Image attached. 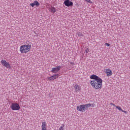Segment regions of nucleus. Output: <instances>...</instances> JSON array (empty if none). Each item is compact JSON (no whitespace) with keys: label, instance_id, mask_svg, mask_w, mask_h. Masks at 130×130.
I'll return each mask as SVG.
<instances>
[{"label":"nucleus","instance_id":"9b49d317","mask_svg":"<svg viewBox=\"0 0 130 130\" xmlns=\"http://www.w3.org/2000/svg\"><path fill=\"white\" fill-rule=\"evenodd\" d=\"M74 88L75 90V92H80L82 89V87L80 85H79L78 84H76L74 85Z\"/></svg>","mask_w":130,"mask_h":130},{"label":"nucleus","instance_id":"39448f33","mask_svg":"<svg viewBox=\"0 0 130 130\" xmlns=\"http://www.w3.org/2000/svg\"><path fill=\"white\" fill-rule=\"evenodd\" d=\"M1 64L5 68H6V69H11V64L9 62L7 61V60L5 59H2L1 61Z\"/></svg>","mask_w":130,"mask_h":130},{"label":"nucleus","instance_id":"1a4fd4ad","mask_svg":"<svg viewBox=\"0 0 130 130\" xmlns=\"http://www.w3.org/2000/svg\"><path fill=\"white\" fill-rule=\"evenodd\" d=\"M29 6H30V7H31V8H34V7H35V6L37 7H39V6H40V3H39V2H38V1H34V3L30 4Z\"/></svg>","mask_w":130,"mask_h":130},{"label":"nucleus","instance_id":"0eeeda50","mask_svg":"<svg viewBox=\"0 0 130 130\" xmlns=\"http://www.w3.org/2000/svg\"><path fill=\"white\" fill-rule=\"evenodd\" d=\"M58 77H59V75L58 74H55L53 75L48 78L49 81H54V80L58 79Z\"/></svg>","mask_w":130,"mask_h":130},{"label":"nucleus","instance_id":"dca6fc26","mask_svg":"<svg viewBox=\"0 0 130 130\" xmlns=\"http://www.w3.org/2000/svg\"><path fill=\"white\" fill-rule=\"evenodd\" d=\"M86 2H87V3H89L90 4H92V1H91V0H85Z\"/></svg>","mask_w":130,"mask_h":130},{"label":"nucleus","instance_id":"6ab92c4d","mask_svg":"<svg viewBox=\"0 0 130 130\" xmlns=\"http://www.w3.org/2000/svg\"><path fill=\"white\" fill-rule=\"evenodd\" d=\"M85 52L86 53H88V52H89V49L88 48H87L86 50H85Z\"/></svg>","mask_w":130,"mask_h":130},{"label":"nucleus","instance_id":"7ed1b4c3","mask_svg":"<svg viewBox=\"0 0 130 130\" xmlns=\"http://www.w3.org/2000/svg\"><path fill=\"white\" fill-rule=\"evenodd\" d=\"M87 106H89L87 105V104L78 106L77 107V110L78 111H80V112H85L86 110H88Z\"/></svg>","mask_w":130,"mask_h":130},{"label":"nucleus","instance_id":"a211bd4d","mask_svg":"<svg viewBox=\"0 0 130 130\" xmlns=\"http://www.w3.org/2000/svg\"><path fill=\"white\" fill-rule=\"evenodd\" d=\"M78 36H80V37L83 36V34H82V33H78Z\"/></svg>","mask_w":130,"mask_h":130},{"label":"nucleus","instance_id":"f8f14e48","mask_svg":"<svg viewBox=\"0 0 130 130\" xmlns=\"http://www.w3.org/2000/svg\"><path fill=\"white\" fill-rule=\"evenodd\" d=\"M42 130H47V127H46V122H42L41 126Z\"/></svg>","mask_w":130,"mask_h":130},{"label":"nucleus","instance_id":"4468645a","mask_svg":"<svg viewBox=\"0 0 130 130\" xmlns=\"http://www.w3.org/2000/svg\"><path fill=\"white\" fill-rule=\"evenodd\" d=\"M86 105L87 106V108H89V107H95V104H87Z\"/></svg>","mask_w":130,"mask_h":130},{"label":"nucleus","instance_id":"5701e85b","mask_svg":"<svg viewBox=\"0 0 130 130\" xmlns=\"http://www.w3.org/2000/svg\"><path fill=\"white\" fill-rule=\"evenodd\" d=\"M34 34H37L36 31H34Z\"/></svg>","mask_w":130,"mask_h":130},{"label":"nucleus","instance_id":"9d476101","mask_svg":"<svg viewBox=\"0 0 130 130\" xmlns=\"http://www.w3.org/2000/svg\"><path fill=\"white\" fill-rule=\"evenodd\" d=\"M105 72L107 75V77H111L112 76V71L109 69H106Z\"/></svg>","mask_w":130,"mask_h":130},{"label":"nucleus","instance_id":"6e6552de","mask_svg":"<svg viewBox=\"0 0 130 130\" xmlns=\"http://www.w3.org/2000/svg\"><path fill=\"white\" fill-rule=\"evenodd\" d=\"M64 5L66 6V7H72L74 3H73V2L70 0H65L64 1Z\"/></svg>","mask_w":130,"mask_h":130},{"label":"nucleus","instance_id":"423d86ee","mask_svg":"<svg viewBox=\"0 0 130 130\" xmlns=\"http://www.w3.org/2000/svg\"><path fill=\"white\" fill-rule=\"evenodd\" d=\"M60 69H61V66H57L52 68L51 72L53 73V74H56V73H58V72L60 71Z\"/></svg>","mask_w":130,"mask_h":130},{"label":"nucleus","instance_id":"ddd939ff","mask_svg":"<svg viewBox=\"0 0 130 130\" xmlns=\"http://www.w3.org/2000/svg\"><path fill=\"white\" fill-rule=\"evenodd\" d=\"M49 12H50V13L54 14V13L56 12V9H55V7L51 6V7L49 8Z\"/></svg>","mask_w":130,"mask_h":130},{"label":"nucleus","instance_id":"412c9836","mask_svg":"<svg viewBox=\"0 0 130 130\" xmlns=\"http://www.w3.org/2000/svg\"><path fill=\"white\" fill-rule=\"evenodd\" d=\"M110 105H112L113 106H115V105H114V104H113V103H111V104H110Z\"/></svg>","mask_w":130,"mask_h":130},{"label":"nucleus","instance_id":"f3484780","mask_svg":"<svg viewBox=\"0 0 130 130\" xmlns=\"http://www.w3.org/2000/svg\"><path fill=\"white\" fill-rule=\"evenodd\" d=\"M105 45H106V46H108V47H109V46H110V44L106 43Z\"/></svg>","mask_w":130,"mask_h":130},{"label":"nucleus","instance_id":"4be33fe9","mask_svg":"<svg viewBox=\"0 0 130 130\" xmlns=\"http://www.w3.org/2000/svg\"><path fill=\"white\" fill-rule=\"evenodd\" d=\"M70 63H71V64H73V66H74V62H71Z\"/></svg>","mask_w":130,"mask_h":130},{"label":"nucleus","instance_id":"aec40b11","mask_svg":"<svg viewBox=\"0 0 130 130\" xmlns=\"http://www.w3.org/2000/svg\"><path fill=\"white\" fill-rule=\"evenodd\" d=\"M122 112H124V113H125L126 114L127 113V111H124V110H123V111H122Z\"/></svg>","mask_w":130,"mask_h":130},{"label":"nucleus","instance_id":"f257e3e1","mask_svg":"<svg viewBox=\"0 0 130 130\" xmlns=\"http://www.w3.org/2000/svg\"><path fill=\"white\" fill-rule=\"evenodd\" d=\"M91 80L90 84L93 89L95 90H101L103 87V80L100 77L96 75H92L90 76Z\"/></svg>","mask_w":130,"mask_h":130},{"label":"nucleus","instance_id":"20e7f679","mask_svg":"<svg viewBox=\"0 0 130 130\" xmlns=\"http://www.w3.org/2000/svg\"><path fill=\"white\" fill-rule=\"evenodd\" d=\"M11 108L12 110L13 111H17V110H20V109L21 107H20V105L17 103H13L11 104Z\"/></svg>","mask_w":130,"mask_h":130},{"label":"nucleus","instance_id":"2eb2a0df","mask_svg":"<svg viewBox=\"0 0 130 130\" xmlns=\"http://www.w3.org/2000/svg\"><path fill=\"white\" fill-rule=\"evenodd\" d=\"M115 107L117 109L119 110L120 111H123V110L121 109V108L119 106H115Z\"/></svg>","mask_w":130,"mask_h":130},{"label":"nucleus","instance_id":"f03ea898","mask_svg":"<svg viewBox=\"0 0 130 130\" xmlns=\"http://www.w3.org/2000/svg\"><path fill=\"white\" fill-rule=\"evenodd\" d=\"M31 48H32L31 45H22L20 47L19 51L20 53L26 54V53H28L31 51Z\"/></svg>","mask_w":130,"mask_h":130}]
</instances>
